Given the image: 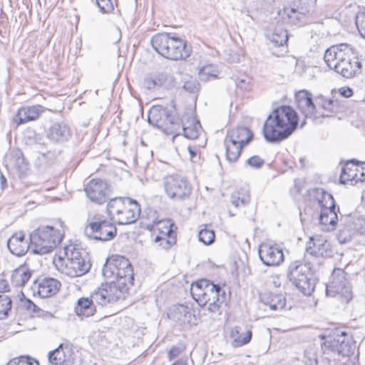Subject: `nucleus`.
<instances>
[{"instance_id": "nucleus-9", "label": "nucleus", "mask_w": 365, "mask_h": 365, "mask_svg": "<svg viewBox=\"0 0 365 365\" xmlns=\"http://www.w3.org/2000/svg\"><path fill=\"white\" fill-rule=\"evenodd\" d=\"M148 123L162 129L168 135H180V120L168 108L163 106H153L148 115Z\"/></svg>"}, {"instance_id": "nucleus-53", "label": "nucleus", "mask_w": 365, "mask_h": 365, "mask_svg": "<svg viewBox=\"0 0 365 365\" xmlns=\"http://www.w3.org/2000/svg\"><path fill=\"white\" fill-rule=\"evenodd\" d=\"M144 86L149 90L154 89L155 87H159L160 86H158L155 74L145 78L144 80Z\"/></svg>"}, {"instance_id": "nucleus-47", "label": "nucleus", "mask_w": 365, "mask_h": 365, "mask_svg": "<svg viewBox=\"0 0 365 365\" xmlns=\"http://www.w3.org/2000/svg\"><path fill=\"white\" fill-rule=\"evenodd\" d=\"M113 265L115 268L116 273L121 269L126 268L130 266V262L129 260L121 255H114L112 257Z\"/></svg>"}, {"instance_id": "nucleus-40", "label": "nucleus", "mask_w": 365, "mask_h": 365, "mask_svg": "<svg viewBox=\"0 0 365 365\" xmlns=\"http://www.w3.org/2000/svg\"><path fill=\"white\" fill-rule=\"evenodd\" d=\"M268 38L274 46H283L288 41L287 32L283 29H275L273 33L267 34Z\"/></svg>"}, {"instance_id": "nucleus-7", "label": "nucleus", "mask_w": 365, "mask_h": 365, "mask_svg": "<svg viewBox=\"0 0 365 365\" xmlns=\"http://www.w3.org/2000/svg\"><path fill=\"white\" fill-rule=\"evenodd\" d=\"M64 258L59 257L54 262L56 269L69 277H80L87 273L91 264L82 257L81 252L74 247L65 248Z\"/></svg>"}, {"instance_id": "nucleus-29", "label": "nucleus", "mask_w": 365, "mask_h": 365, "mask_svg": "<svg viewBox=\"0 0 365 365\" xmlns=\"http://www.w3.org/2000/svg\"><path fill=\"white\" fill-rule=\"evenodd\" d=\"M319 219L320 225L324 227L322 229L331 231L334 229L337 223L338 216L336 212L333 210L322 209Z\"/></svg>"}, {"instance_id": "nucleus-21", "label": "nucleus", "mask_w": 365, "mask_h": 365, "mask_svg": "<svg viewBox=\"0 0 365 365\" xmlns=\"http://www.w3.org/2000/svg\"><path fill=\"white\" fill-rule=\"evenodd\" d=\"M226 138L231 142L234 141L245 146L252 140L253 134L249 128L240 126L229 130Z\"/></svg>"}, {"instance_id": "nucleus-49", "label": "nucleus", "mask_w": 365, "mask_h": 365, "mask_svg": "<svg viewBox=\"0 0 365 365\" xmlns=\"http://www.w3.org/2000/svg\"><path fill=\"white\" fill-rule=\"evenodd\" d=\"M200 84L195 79H190L184 83L183 88L190 92L195 93L199 90Z\"/></svg>"}, {"instance_id": "nucleus-24", "label": "nucleus", "mask_w": 365, "mask_h": 365, "mask_svg": "<svg viewBox=\"0 0 365 365\" xmlns=\"http://www.w3.org/2000/svg\"><path fill=\"white\" fill-rule=\"evenodd\" d=\"M329 245L325 239L321 236L311 237L307 247V252L314 257L323 256L327 250Z\"/></svg>"}, {"instance_id": "nucleus-52", "label": "nucleus", "mask_w": 365, "mask_h": 365, "mask_svg": "<svg viewBox=\"0 0 365 365\" xmlns=\"http://www.w3.org/2000/svg\"><path fill=\"white\" fill-rule=\"evenodd\" d=\"M21 304L24 308L31 312L38 313L41 310L40 308H38L32 301L29 299L21 300Z\"/></svg>"}, {"instance_id": "nucleus-55", "label": "nucleus", "mask_w": 365, "mask_h": 365, "mask_svg": "<svg viewBox=\"0 0 365 365\" xmlns=\"http://www.w3.org/2000/svg\"><path fill=\"white\" fill-rule=\"evenodd\" d=\"M159 245L165 250H168L175 244L176 240L175 237H170L168 238H161L160 241L158 242Z\"/></svg>"}, {"instance_id": "nucleus-14", "label": "nucleus", "mask_w": 365, "mask_h": 365, "mask_svg": "<svg viewBox=\"0 0 365 365\" xmlns=\"http://www.w3.org/2000/svg\"><path fill=\"white\" fill-rule=\"evenodd\" d=\"M85 192L91 202L101 205L108 200L110 190L106 181L95 178L86 184Z\"/></svg>"}, {"instance_id": "nucleus-4", "label": "nucleus", "mask_w": 365, "mask_h": 365, "mask_svg": "<svg viewBox=\"0 0 365 365\" xmlns=\"http://www.w3.org/2000/svg\"><path fill=\"white\" fill-rule=\"evenodd\" d=\"M151 44L158 53L170 60L185 59L190 55L186 41L173 34L158 33L152 37Z\"/></svg>"}, {"instance_id": "nucleus-3", "label": "nucleus", "mask_w": 365, "mask_h": 365, "mask_svg": "<svg viewBox=\"0 0 365 365\" xmlns=\"http://www.w3.org/2000/svg\"><path fill=\"white\" fill-rule=\"evenodd\" d=\"M190 293L200 306L207 305L208 312L220 314V304L225 302L226 293L220 284L202 279L192 284Z\"/></svg>"}, {"instance_id": "nucleus-37", "label": "nucleus", "mask_w": 365, "mask_h": 365, "mask_svg": "<svg viewBox=\"0 0 365 365\" xmlns=\"http://www.w3.org/2000/svg\"><path fill=\"white\" fill-rule=\"evenodd\" d=\"M218 73L217 66L212 63L205 64L199 68V78L203 81H207L210 78H217Z\"/></svg>"}, {"instance_id": "nucleus-56", "label": "nucleus", "mask_w": 365, "mask_h": 365, "mask_svg": "<svg viewBox=\"0 0 365 365\" xmlns=\"http://www.w3.org/2000/svg\"><path fill=\"white\" fill-rule=\"evenodd\" d=\"M250 79L247 77L238 78L235 81L236 86L242 90H248L250 88Z\"/></svg>"}, {"instance_id": "nucleus-25", "label": "nucleus", "mask_w": 365, "mask_h": 365, "mask_svg": "<svg viewBox=\"0 0 365 365\" xmlns=\"http://www.w3.org/2000/svg\"><path fill=\"white\" fill-rule=\"evenodd\" d=\"M202 130L201 125L198 120L194 117L189 118L186 122H180V130L184 136L190 140L197 138L200 131Z\"/></svg>"}, {"instance_id": "nucleus-63", "label": "nucleus", "mask_w": 365, "mask_h": 365, "mask_svg": "<svg viewBox=\"0 0 365 365\" xmlns=\"http://www.w3.org/2000/svg\"><path fill=\"white\" fill-rule=\"evenodd\" d=\"M187 150L190 155V158L192 160L197 156V149L191 146H188Z\"/></svg>"}, {"instance_id": "nucleus-48", "label": "nucleus", "mask_w": 365, "mask_h": 365, "mask_svg": "<svg viewBox=\"0 0 365 365\" xmlns=\"http://www.w3.org/2000/svg\"><path fill=\"white\" fill-rule=\"evenodd\" d=\"M96 4L103 14H110L114 10L111 0H96Z\"/></svg>"}, {"instance_id": "nucleus-8", "label": "nucleus", "mask_w": 365, "mask_h": 365, "mask_svg": "<svg viewBox=\"0 0 365 365\" xmlns=\"http://www.w3.org/2000/svg\"><path fill=\"white\" fill-rule=\"evenodd\" d=\"M287 277L292 284L304 295H310L314 290L316 281L312 277L309 264L301 261L290 263Z\"/></svg>"}, {"instance_id": "nucleus-6", "label": "nucleus", "mask_w": 365, "mask_h": 365, "mask_svg": "<svg viewBox=\"0 0 365 365\" xmlns=\"http://www.w3.org/2000/svg\"><path fill=\"white\" fill-rule=\"evenodd\" d=\"M63 237V233L52 226L39 227L30 234L31 250L35 254H48L61 243Z\"/></svg>"}, {"instance_id": "nucleus-42", "label": "nucleus", "mask_w": 365, "mask_h": 365, "mask_svg": "<svg viewBox=\"0 0 365 365\" xmlns=\"http://www.w3.org/2000/svg\"><path fill=\"white\" fill-rule=\"evenodd\" d=\"M170 314L172 315L171 318L173 320H181L182 317H187V314L190 315V311L187 307L179 304L173 308Z\"/></svg>"}, {"instance_id": "nucleus-54", "label": "nucleus", "mask_w": 365, "mask_h": 365, "mask_svg": "<svg viewBox=\"0 0 365 365\" xmlns=\"http://www.w3.org/2000/svg\"><path fill=\"white\" fill-rule=\"evenodd\" d=\"M285 12L287 13L289 19L293 20H300L301 17L303 16L302 12H299L297 9L292 7L287 8L285 9Z\"/></svg>"}, {"instance_id": "nucleus-18", "label": "nucleus", "mask_w": 365, "mask_h": 365, "mask_svg": "<svg viewBox=\"0 0 365 365\" xmlns=\"http://www.w3.org/2000/svg\"><path fill=\"white\" fill-rule=\"evenodd\" d=\"M297 108L306 118H317L316 107L312 100V93L306 91H300L295 95Z\"/></svg>"}, {"instance_id": "nucleus-31", "label": "nucleus", "mask_w": 365, "mask_h": 365, "mask_svg": "<svg viewBox=\"0 0 365 365\" xmlns=\"http://www.w3.org/2000/svg\"><path fill=\"white\" fill-rule=\"evenodd\" d=\"M10 165L19 171L24 172L27 169V163L22 151L19 148H13L7 156Z\"/></svg>"}, {"instance_id": "nucleus-60", "label": "nucleus", "mask_w": 365, "mask_h": 365, "mask_svg": "<svg viewBox=\"0 0 365 365\" xmlns=\"http://www.w3.org/2000/svg\"><path fill=\"white\" fill-rule=\"evenodd\" d=\"M182 351L180 347L173 346L169 351L168 356L170 360L177 357Z\"/></svg>"}, {"instance_id": "nucleus-5", "label": "nucleus", "mask_w": 365, "mask_h": 365, "mask_svg": "<svg viewBox=\"0 0 365 365\" xmlns=\"http://www.w3.org/2000/svg\"><path fill=\"white\" fill-rule=\"evenodd\" d=\"M105 289L103 287L95 290L88 297H81L77 301L75 307L76 314L81 317H88L96 312V305L101 307L113 304L118 301L120 292L117 291L113 286Z\"/></svg>"}, {"instance_id": "nucleus-26", "label": "nucleus", "mask_w": 365, "mask_h": 365, "mask_svg": "<svg viewBox=\"0 0 365 365\" xmlns=\"http://www.w3.org/2000/svg\"><path fill=\"white\" fill-rule=\"evenodd\" d=\"M40 114V106H31L20 108L14 118L19 125L37 119Z\"/></svg>"}, {"instance_id": "nucleus-61", "label": "nucleus", "mask_w": 365, "mask_h": 365, "mask_svg": "<svg viewBox=\"0 0 365 365\" xmlns=\"http://www.w3.org/2000/svg\"><path fill=\"white\" fill-rule=\"evenodd\" d=\"M358 230L361 235H365V217H362L359 220Z\"/></svg>"}, {"instance_id": "nucleus-62", "label": "nucleus", "mask_w": 365, "mask_h": 365, "mask_svg": "<svg viewBox=\"0 0 365 365\" xmlns=\"http://www.w3.org/2000/svg\"><path fill=\"white\" fill-rule=\"evenodd\" d=\"M173 233H164V231H161L160 232H158V235L155 238V242H160L161 238H168L170 237H174Z\"/></svg>"}, {"instance_id": "nucleus-59", "label": "nucleus", "mask_w": 365, "mask_h": 365, "mask_svg": "<svg viewBox=\"0 0 365 365\" xmlns=\"http://www.w3.org/2000/svg\"><path fill=\"white\" fill-rule=\"evenodd\" d=\"M21 365H39L38 362L29 357V356H21Z\"/></svg>"}, {"instance_id": "nucleus-38", "label": "nucleus", "mask_w": 365, "mask_h": 365, "mask_svg": "<svg viewBox=\"0 0 365 365\" xmlns=\"http://www.w3.org/2000/svg\"><path fill=\"white\" fill-rule=\"evenodd\" d=\"M126 205L127 198L114 197L111 199L107 205L108 214L113 217H117Z\"/></svg>"}, {"instance_id": "nucleus-27", "label": "nucleus", "mask_w": 365, "mask_h": 365, "mask_svg": "<svg viewBox=\"0 0 365 365\" xmlns=\"http://www.w3.org/2000/svg\"><path fill=\"white\" fill-rule=\"evenodd\" d=\"M70 130L64 123H54L49 129L48 136L56 142H64L70 137Z\"/></svg>"}, {"instance_id": "nucleus-35", "label": "nucleus", "mask_w": 365, "mask_h": 365, "mask_svg": "<svg viewBox=\"0 0 365 365\" xmlns=\"http://www.w3.org/2000/svg\"><path fill=\"white\" fill-rule=\"evenodd\" d=\"M250 202L249 192L245 188H240L234 192L230 197V203L235 207H245Z\"/></svg>"}, {"instance_id": "nucleus-2", "label": "nucleus", "mask_w": 365, "mask_h": 365, "mask_svg": "<svg viewBox=\"0 0 365 365\" xmlns=\"http://www.w3.org/2000/svg\"><path fill=\"white\" fill-rule=\"evenodd\" d=\"M324 59L330 68L344 78H350L360 73L361 62L355 49L349 44L331 46L326 50Z\"/></svg>"}, {"instance_id": "nucleus-20", "label": "nucleus", "mask_w": 365, "mask_h": 365, "mask_svg": "<svg viewBox=\"0 0 365 365\" xmlns=\"http://www.w3.org/2000/svg\"><path fill=\"white\" fill-rule=\"evenodd\" d=\"M7 247L11 254L20 257L25 255L29 248L31 249V244L29 245L25 235L19 232L14 234L9 239Z\"/></svg>"}, {"instance_id": "nucleus-17", "label": "nucleus", "mask_w": 365, "mask_h": 365, "mask_svg": "<svg viewBox=\"0 0 365 365\" xmlns=\"http://www.w3.org/2000/svg\"><path fill=\"white\" fill-rule=\"evenodd\" d=\"M140 214V207L136 200L127 197V205L116 217L119 225L134 223Z\"/></svg>"}, {"instance_id": "nucleus-64", "label": "nucleus", "mask_w": 365, "mask_h": 365, "mask_svg": "<svg viewBox=\"0 0 365 365\" xmlns=\"http://www.w3.org/2000/svg\"><path fill=\"white\" fill-rule=\"evenodd\" d=\"M21 357L20 359H13L10 360L7 365H21Z\"/></svg>"}, {"instance_id": "nucleus-12", "label": "nucleus", "mask_w": 365, "mask_h": 365, "mask_svg": "<svg viewBox=\"0 0 365 365\" xmlns=\"http://www.w3.org/2000/svg\"><path fill=\"white\" fill-rule=\"evenodd\" d=\"M346 274L344 269H334L329 283L327 285L326 293L330 297L339 294L346 302H349L352 298V293L350 284L346 279Z\"/></svg>"}, {"instance_id": "nucleus-15", "label": "nucleus", "mask_w": 365, "mask_h": 365, "mask_svg": "<svg viewBox=\"0 0 365 365\" xmlns=\"http://www.w3.org/2000/svg\"><path fill=\"white\" fill-rule=\"evenodd\" d=\"M134 273L131 264L126 268L120 270L115 274V280H112L102 287L105 289H109L110 286L116 288L117 291L120 292V295L118 300L125 297V293L128 289V286L133 284Z\"/></svg>"}, {"instance_id": "nucleus-39", "label": "nucleus", "mask_w": 365, "mask_h": 365, "mask_svg": "<svg viewBox=\"0 0 365 365\" xmlns=\"http://www.w3.org/2000/svg\"><path fill=\"white\" fill-rule=\"evenodd\" d=\"M173 225L174 224L170 220L165 219L157 222L154 221L152 225L148 224L147 225V228L154 232L158 231V232H160L161 231H164V233H173Z\"/></svg>"}, {"instance_id": "nucleus-58", "label": "nucleus", "mask_w": 365, "mask_h": 365, "mask_svg": "<svg viewBox=\"0 0 365 365\" xmlns=\"http://www.w3.org/2000/svg\"><path fill=\"white\" fill-rule=\"evenodd\" d=\"M339 99L341 98H349L353 95V91L349 87H342L338 91Z\"/></svg>"}, {"instance_id": "nucleus-32", "label": "nucleus", "mask_w": 365, "mask_h": 365, "mask_svg": "<svg viewBox=\"0 0 365 365\" xmlns=\"http://www.w3.org/2000/svg\"><path fill=\"white\" fill-rule=\"evenodd\" d=\"M262 301L272 311L282 310L286 305V299L282 294H270L269 296L264 297Z\"/></svg>"}, {"instance_id": "nucleus-11", "label": "nucleus", "mask_w": 365, "mask_h": 365, "mask_svg": "<svg viewBox=\"0 0 365 365\" xmlns=\"http://www.w3.org/2000/svg\"><path fill=\"white\" fill-rule=\"evenodd\" d=\"M163 187L170 199L184 200L191 193V185L187 180L178 174L167 175L163 179Z\"/></svg>"}, {"instance_id": "nucleus-30", "label": "nucleus", "mask_w": 365, "mask_h": 365, "mask_svg": "<svg viewBox=\"0 0 365 365\" xmlns=\"http://www.w3.org/2000/svg\"><path fill=\"white\" fill-rule=\"evenodd\" d=\"M314 192H316L315 198L322 210L328 209L336 211V204L332 195L322 188H316Z\"/></svg>"}, {"instance_id": "nucleus-44", "label": "nucleus", "mask_w": 365, "mask_h": 365, "mask_svg": "<svg viewBox=\"0 0 365 365\" xmlns=\"http://www.w3.org/2000/svg\"><path fill=\"white\" fill-rule=\"evenodd\" d=\"M215 232L212 230L202 229L198 233V239L204 245H211L215 240Z\"/></svg>"}, {"instance_id": "nucleus-23", "label": "nucleus", "mask_w": 365, "mask_h": 365, "mask_svg": "<svg viewBox=\"0 0 365 365\" xmlns=\"http://www.w3.org/2000/svg\"><path fill=\"white\" fill-rule=\"evenodd\" d=\"M230 336L233 339L232 346L240 347L251 341L252 332L250 329L245 330L242 327L236 326L231 329Z\"/></svg>"}, {"instance_id": "nucleus-50", "label": "nucleus", "mask_w": 365, "mask_h": 365, "mask_svg": "<svg viewBox=\"0 0 365 365\" xmlns=\"http://www.w3.org/2000/svg\"><path fill=\"white\" fill-rule=\"evenodd\" d=\"M247 164L252 168H260L264 163V160L258 155H254L246 161Z\"/></svg>"}, {"instance_id": "nucleus-46", "label": "nucleus", "mask_w": 365, "mask_h": 365, "mask_svg": "<svg viewBox=\"0 0 365 365\" xmlns=\"http://www.w3.org/2000/svg\"><path fill=\"white\" fill-rule=\"evenodd\" d=\"M355 24L360 35L365 38V9H361L355 16Z\"/></svg>"}, {"instance_id": "nucleus-22", "label": "nucleus", "mask_w": 365, "mask_h": 365, "mask_svg": "<svg viewBox=\"0 0 365 365\" xmlns=\"http://www.w3.org/2000/svg\"><path fill=\"white\" fill-rule=\"evenodd\" d=\"M61 283L54 278H44L38 284V294L41 298L55 294L60 289Z\"/></svg>"}, {"instance_id": "nucleus-16", "label": "nucleus", "mask_w": 365, "mask_h": 365, "mask_svg": "<svg viewBox=\"0 0 365 365\" xmlns=\"http://www.w3.org/2000/svg\"><path fill=\"white\" fill-rule=\"evenodd\" d=\"M258 255L260 260L266 266H277L284 261L282 249L266 242L259 245Z\"/></svg>"}, {"instance_id": "nucleus-36", "label": "nucleus", "mask_w": 365, "mask_h": 365, "mask_svg": "<svg viewBox=\"0 0 365 365\" xmlns=\"http://www.w3.org/2000/svg\"><path fill=\"white\" fill-rule=\"evenodd\" d=\"M323 108L329 113H335L344 110V101L335 95L332 98L325 99L322 103Z\"/></svg>"}, {"instance_id": "nucleus-51", "label": "nucleus", "mask_w": 365, "mask_h": 365, "mask_svg": "<svg viewBox=\"0 0 365 365\" xmlns=\"http://www.w3.org/2000/svg\"><path fill=\"white\" fill-rule=\"evenodd\" d=\"M60 153V150H48L46 153H41L40 155L42 156L43 158L46 159L48 161V163H52L57 159Z\"/></svg>"}, {"instance_id": "nucleus-13", "label": "nucleus", "mask_w": 365, "mask_h": 365, "mask_svg": "<svg viewBox=\"0 0 365 365\" xmlns=\"http://www.w3.org/2000/svg\"><path fill=\"white\" fill-rule=\"evenodd\" d=\"M326 348L331 352L337 353L342 356H348L355 349V342L346 331H337L334 336H329L324 342Z\"/></svg>"}, {"instance_id": "nucleus-43", "label": "nucleus", "mask_w": 365, "mask_h": 365, "mask_svg": "<svg viewBox=\"0 0 365 365\" xmlns=\"http://www.w3.org/2000/svg\"><path fill=\"white\" fill-rule=\"evenodd\" d=\"M102 274L106 279L115 280V268L113 265L112 258L107 259L102 269Z\"/></svg>"}, {"instance_id": "nucleus-34", "label": "nucleus", "mask_w": 365, "mask_h": 365, "mask_svg": "<svg viewBox=\"0 0 365 365\" xmlns=\"http://www.w3.org/2000/svg\"><path fill=\"white\" fill-rule=\"evenodd\" d=\"M225 146L226 149V158L230 163L236 162L241 155L244 147L242 144L230 141L227 138H225Z\"/></svg>"}, {"instance_id": "nucleus-45", "label": "nucleus", "mask_w": 365, "mask_h": 365, "mask_svg": "<svg viewBox=\"0 0 365 365\" xmlns=\"http://www.w3.org/2000/svg\"><path fill=\"white\" fill-rule=\"evenodd\" d=\"M11 308V300L8 295L0 294V316L7 317Z\"/></svg>"}, {"instance_id": "nucleus-10", "label": "nucleus", "mask_w": 365, "mask_h": 365, "mask_svg": "<svg viewBox=\"0 0 365 365\" xmlns=\"http://www.w3.org/2000/svg\"><path fill=\"white\" fill-rule=\"evenodd\" d=\"M116 233L115 226L100 215L91 217L84 229V234L88 238L103 242L113 239Z\"/></svg>"}, {"instance_id": "nucleus-41", "label": "nucleus", "mask_w": 365, "mask_h": 365, "mask_svg": "<svg viewBox=\"0 0 365 365\" xmlns=\"http://www.w3.org/2000/svg\"><path fill=\"white\" fill-rule=\"evenodd\" d=\"M158 86L169 88L173 86L174 78L173 76L167 72H159L155 73Z\"/></svg>"}, {"instance_id": "nucleus-28", "label": "nucleus", "mask_w": 365, "mask_h": 365, "mask_svg": "<svg viewBox=\"0 0 365 365\" xmlns=\"http://www.w3.org/2000/svg\"><path fill=\"white\" fill-rule=\"evenodd\" d=\"M357 175V160L352 159L348 160L341 168V173L339 178L341 184H346L349 181H356Z\"/></svg>"}, {"instance_id": "nucleus-1", "label": "nucleus", "mask_w": 365, "mask_h": 365, "mask_svg": "<svg viewBox=\"0 0 365 365\" xmlns=\"http://www.w3.org/2000/svg\"><path fill=\"white\" fill-rule=\"evenodd\" d=\"M298 124L297 112L291 106H282L267 116L263 125L262 134L267 142L277 143L290 136Z\"/></svg>"}, {"instance_id": "nucleus-33", "label": "nucleus", "mask_w": 365, "mask_h": 365, "mask_svg": "<svg viewBox=\"0 0 365 365\" xmlns=\"http://www.w3.org/2000/svg\"><path fill=\"white\" fill-rule=\"evenodd\" d=\"M31 277V270L26 266H20L13 271L11 280L14 286L23 287Z\"/></svg>"}, {"instance_id": "nucleus-57", "label": "nucleus", "mask_w": 365, "mask_h": 365, "mask_svg": "<svg viewBox=\"0 0 365 365\" xmlns=\"http://www.w3.org/2000/svg\"><path fill=\"white\" fill-rule=\"evenodd\" d=\"M357 175L356 181H364L365 180V162L357 160Z\"/></svg>"}, {"instance_id": "nucleus-19", "label": "nucleus", "mask_w": 365, "mask_h": 365, "mask_svg": "<svg viewBox=\"0 0 365 365\" xmlns=\"http://www.w3.org/2000/svg\"><path fill=\"white\" fill-rule=\"evenodd\" d=\"M48 357L49 362L53 365H73L74 362L71 349L63 344L49 351Z\"/></svg>"}]
</instances>
